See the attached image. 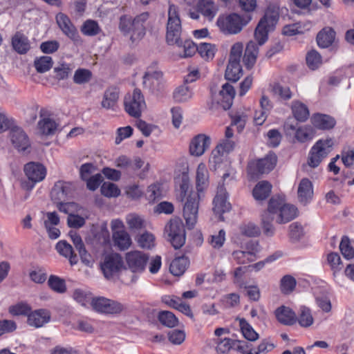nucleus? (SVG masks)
Masks as SVG:
<instances>
[{
	"instance_id": "1",
	"label": "nucleus",
	"mask_w": 354,
	"mask_h": 354,
	"mask_svg": "<svg viewBox=\"0 0 354 354\" xmlns=\"http://www.w3.org/2000/svg\"><path fill=\"white\" fill-rule=\"evenodd\" d=\"M297 208L281 196L272 197L268 205L267 210L261 214V225L263 234L267 236L274 235L275 228L272 224L273 220L279 224L286 223L293 220L297 216Z\"/></svg>"
},
{
	"instance_id": "2",
	"label": "nucleus",
	"mask_w": 354,
	"mask_h": 354,
	"mask_svg": "<svg viewBox=\"0 0 354 354\" xmlns=\"http://www.w3.org/2000/svg\"><path fill=\"white\" fill-rule=\"evenodd\" d=\"M166 40L168 44H176L178 46H183L184 57H191L198 52V46L192 41L186 40L183 43L180 39L182 32L181 20L178 8L169 3L168 8V19L167 23Z\"/></svg>"
},
{
	"instance_id": "3",
	"label": "nucleus",
	"mask_w": 354,
	"mask_h": 354,
	"mask_svg": "<svg viewBox=\"0 0 354 354\" xmlns=\"http://www.w3.org/2000/svg\"><path fill=\"white\" fill-rule=\"evenodd\" d=\"M147 12H142L132 19L126 15H122L119 19L118 28L124 36H129L132 43L141 40L145 33V23L149 18Z\"/></svg>"
},
{
	"instance_id": "4",
	"label": "nucleus",
	"mask_w": 354,
	"mask_h": 354,
	"mask_svg": "<svg viewBox=\"0 0 354 354\" xmlns=\"http://www.w3.org/2000/svg\"><path fill=\"white\" fill-rule=\"evenodd\" d=\"M279 7L277 4H270L264 16L259 21L255 31L254 38L259 46L264 44L268 40V35L273 30L279 17Z\"/></svg>"
},
{
	"instance_id": "5",
	"label": "nucleus",
	"mask_w": 354,
	"mask_h": 354,
	"mask_svg": "<svg viewBox=\"0 0 354 354\" xmlns=\"http://www.w3.org/2000/svg\"><path fill=\"white\" fill-rule=\"evenodd\" d=\"M243 45L241 42L235 43L232 46L228 64L225 73L226 80L236 82L242 75V68L240 61L243 55Z\"/></svg>"
},
{
	"instance_id": "6",
	"label": "nucleus",
	"mask_w": 354,
	"mask_h": 354,
	"mask_svg": "<svg viewBox=\"0 0 354 354\" xmlns=\"http://www.w3.org/2000/svg\"><path fill=\"white\" fill-rule=\"evenodd\" d=\"M164 233L175 249L180 248L185 243L186 234L184 224L178 217L169 220L165 225Z\"/></svg>"
},
{
	"instance_id": "7",
	"label": "nucleus",
	"mask_w": 354,
	"mask_h": 354,
	"mask_svg": "<svg viewBox=\"0 0 354 354\" xmlns=\"http://www.w3.org/2000/svg\"><path fill=\"white\" fill-rule=\"evenodd\" d=\"M333 145L334 142L332 138L321 139L317 141L309 152L308 165L313 168L318 167L333 150Z\"/></svg>"
},
{
	"instance_id": "8",
	"label": "nucleus",
	"mask_w": 354,
	"mask_h": 354,
	"mask_svg": "<svg viewBox=\"0 0 354 354\" xmlns=\"http://www.w3.org/2000/svg\"><path fill=\"white\" fill-rule=\"evenodd\" d=\"M235 96V90L234 87L228 83L223 85L222 89L218 93L212 92V102L209 104V109L214 110L219 107L223 110L229 109Z\"/></svg>"
},
{
	"instance_id": "9",
	"label": "nucleus",
	"mask_w": 354,
	"mask_h": 354,
	"mask_svg": "<svg viewBox=\"0 0 354 354\" xmlns=\"http://www.w3.org/2000/svg\"><path fill=\"white\" fill-rule=\"evenodd\" d=\"M124 106L127 113L134 118H139L145 109L146 104L141 91L136 88L133 93L127 94L124 99Z\"/></svg>"
},
{
	"instance_id": "10",
	"label": "nucleus",
	"mask_w": 354,
	"mask_h": 354,
	"mask_svg": "<svg viewBox=\"0 0 354 354\" xmlns=\"http://www.w3.org/2000/svg\"><path fill=\"white\" fill-rule=\"evenodd\" d=\"M248 23L236 13L227 16H220L217 20V26L225 34H237Z\"/></svg>"
},
{
	"instance_id": "11",
	"label": "nucleus",
	"mask_w": 354,
	"mask_h": 354,
	"mask_svg": "<svg viewBox=\"0 0 354 354\" xmlns=\"http://www.w3.org/2000/svg\"><path fill=\"white\" fill-rule=\"evenodd\" d=\"M91 306L95 311L108 315L120 314L124 309L122 303L103 297L93 299Z\"/></svg>"
},
{
	"instance_id": "12",
	"label": "nucleus",
	"mask_w": 354,
	"mask_h": 354,
	"mask_svg": "<svg viewBox=\"0 0 354 354\" xmlns=\"http://www.w3.org/2000/svg\"><path fill=\"white\" fill-rule=\"evenodd\" d=\"M199 194L192 192L187 197L183 208V216L189 229H192L197 221Z\"/></svg>"
},
{
	"instance_id": "13",
	"label": "nucleus",
	"mask_w": 354,
	"mask_h": 354,
	"mask_svg": "<svg viewBox=\"0 0 354 354\" xmlns=\"http://www.w3.org/2000/svg\"><path fill=\"white\" fill-rule=\"evenodd\" d=\"M276 163V155L274 153H270L265 158L259 160L254 163L250 164L248 171L252 177H256L258 174L269 173L274 169Z\"/></svg>"
},
{
	"instance_id": "14",
	"label": "nucleus",
	"mask_w": 354,
	"mask_h": 354,
	"mask_svg": "<svg viewBox=\"0 0 354 354\" xmlns=\"http://www.w3.org/2000/svg\"><path fill=\"white\" fill-rule=\"evenodd\" d=\"M122 259L116 253L106 255L100 264L103 274L108 279L118 274L122 268Z\"/></svg>"
},
{
	"instance_id": "15",
	"label": "nucleus",
	"mask_w": 354,
	"mask_h": 354,
	"mask_svg": "<svg viewBox=\"0 0 354 354\" xmlns=\"http://www.w3.org/2000/svg\"><path fill=\"white\" fill-rule=\"evenodd\" d=\"M126 262L133 272H142L146 267L149 257L142 252L135 250L126 254Z\"/></svg>"
},
{
	"instance_id": "16",
	"label": "nucleus",
	"mask_w": 354,
	"mask_h": 354,
	"mask_svg": "<svg viewBox=\"0 0 354 354\" xmlns=\"http://www.w3.org/2000/svg\"><path fill=\"white\" fill-rule=\"evenodd\" d=\"M24 172L31 185H27L28 189H31L36 183L43 180L46 174V168L39 163L29 162L24 166Z\"/></svg>"
},
{
	"instance_id": "17",
	"label": "nucleus",
	"mask_w": 354,
	"mask_h": 354,
	"mask_svg": "<svg viewBox=\"0 0 354 354\" xmlns=\"http://www.w3.org/2000/svg\"><path fill=\"white\" fill-rule=\"evenodd\" d=\"M213 203V212L215 214L218 215L220 221H223L222 214L230 211L231 208L230 203L227 201V192L223 185H220L218 187L217 194Z\"/></svg>"
},
{
	"instance_id": "18",
	"label": "nucleus",
	"mask_w": 354,
	"mask_h": 354,
	"mask_svg": "<svg viewBox=\"0 0 354 354\" xmlns=\"http://www.w3.org/2000/svg\"><path fill=\"white\" fill-rule=\"evenodd\" d=\"M59 124L50 115H46L41 111L40 120L37 123V133L41 136H50L57 131Z\"/></svg>"
},
{
	"instance_id": "19",
	"label": "nucleus",
	"mask_w": 354,
	"mask_h": 354,
	"mask_svg": "<svg viewBox=\"0 0 354 354\" xmlns=\"http://www.w3.org/2000/svg\"><path fill=\"white\" fill-rule=\"evenodd\" d=\"M74 189V186L72 183L65 181H58L55 183L53 187L50 196L52 200L56 203L62 202L69 196Z\"/></svg>"
},
{
	"instance_id": "20",
	"label": "nucleus",
	"mask_w": 354,
	"mask_h": 354,
	"mask_svg": "<svg viewBox=\"0 0 354 354\" xmlns=\"http://www.w3.org/2000/svg\"><path fill=\"white\" fill-rule=\"evenodd\" d=\"M142 84L152 92H159L163 89L162 73L160 71H147L143 76Z\"/></svg>"
},
{
	"instance_id": "21",
	"label": "nucleus",
	"mask_w": 354,
	"mask_h": 354,
	"mask_svg": "<svg viewBox=\"0 0 354 354\" xmlns=\"http://www.w3.org/2000/svg\"><path fill=\"white\" fill-rule=\"evenodd\" d=\"M210 144L211 139L209 136L205 134H198L190 142V153L195 156H200L209 147Z\"/></svg>"
},
{
	"instance_id": "22",
	"label": "nucleus",
	"mask_w": 354,
	"mask_h": 354,
	"mask_svg": "<svg viewBox=\"0 0 354 354\" xmlns=\"http://www.w3.org/2000/svg\"><path fill=\"white\" fill-rule=\"evenodd\" d=\"M234 142L228 139H224L212 151L210 162L216 165L220 164L223 161V157L227 153L232 151L234 148Z\"/></svg>"
},
{
	"instance_id": "23",
	"label": "nucleus",
	"mask_w": 354,
	"mask_h": 354,
	"mask_svg": "<svg viewBox=\"0 0 354 354\" xmlns=\"http://www.w3.org/2000/svg\"><path fill=\"white\" fill-rule=\"evenodd\" d=\"M298 201L304 205L309 203L313 197V187L312 182L308 178L301 180L297 189Z\"/></svg>"
},
{
	"instance_id": "24",
	"label": "nucleus",
	"mask_w": 354,
	"mask_h": 354,
	"mask_svg": "<svg viewBox=\"0 0 354 354\" xmlns=\"http://www.w3.org/2000/svg\"><path fill=\"white\" fill-rule=\"evenodd\" d=\"M56 21L59 27L66 35L74 41L78 40L79 35L77 29L66 15L63 13L57 14Z\"/></svg>"
},
{
	"instance_id": "25",
	"label": "nucleus",
	"mask_w": 354,
	"mask_h": 354,
	"mask_svg": "<svg viewBox=\"0 0 354 354\" xmlns=\"http://www.w3.org/2000/svg\"><path fill=\"white\" fill-rule=\"evenodd\" d=\"M260 46L254 41H250L245 47L243 62L247 68H252L256 63Z\"/></svg>"
},
{
	"instance_id": "26",
	"label": "nucleus",
	"mask_w": 354,
	"mask_h": 354,
	"mask_svg": "<svg viewBox=\"0 0 354 354\" xmlns=\"http://www.w3.org/2000/svg\"><path fill=\"white\" fill-rule=\"evenodd\" d=\"M278 322L286 326H292L297 322V315L290 308L282 306L274 312Z\"/></svg>"
},
{
	"instance_id": "27",
	"label": "nucleus",
	"mask_w": 354,
	"mask_h": 354,
	"mask_svg": "<svg viewBox=\"0 0 354 354\" xmlns=\"http://www.w3.org/2000/svg\"><path fill=\"white\" fill-rule=\"evenodd\" d=\"M50 319V314L48 310L39 309L28 315V323L30 326L39 328L48 323Z\"/></svg>"
},
{
	"instance_id": "28",
	"label": "nucleus",
	"mask_w": 354,
	"mask_h": 354,
	"mask_svg": "<svg viewBox=\"0 0 354 354\" xmlns=\"http://www.w3.org/2000/svg\"><path fill=\"white\" fill-rule=\"evenodd\" d=\"M11 140L16 148L19 151H25L29 146V139L23 129L15 127L11 131Z\"/></svg>"
},
{
	"instance_id": "29",
	"label": "nucleus",
	"mask_w": 354,
	"mask_h": 354,
	"mask_svg": "<svg viewBox=\"0 0 354 354\" xmlns=\"http://www.w3.org/2000/svg\"><path fill=\"white\" fill-rule=\"evenodd\" d=\"M311 122L313 125L322 130L333 129L335 125V120L330 115L316 113L311 118Z\"/></svg>"
},
{
	"instance_id": "30",
	"label": "nucleus",
	"mask_w": 354,
	"mask_h": 354,
	"mask_svg": "<svg viewBox=\"0 0 354 354\" xmlns=\"http://www.w3.org/2000/svg\"><path fill=\"white\" fill-rule=\"evenodd\" d=\"M198 11L205 17L212 21L218 12V7L212 0H199L197 4Z\"/></svg>"
},
{
	"instance_id": "31",
	"label": "nucleus",
	"mask_w": 354,
	"mask_h": 354,
	"mask_svg": "<svg viewBox=\"0 0 354 354\" xmlns=\"http://www.w3.org/2000/svg\"><path fill=\"white\" fill-rule=\"evenodd\" d=\"M55 248L60 255L68 259L71 266L77 264L78 261L77 257L74 253L71 245L68 243L66 241H59L56 244Z\"/></svg>"
},
{
	"instance_id": "32",
	"label": "nucleus",
	"mask_w": 354,
	"mask_h": 354,
	"mask_svg": "<svg viewBox=\"0 0 354 354\" xmlns=\"http://www.w3.org/2000/svg\"><path fill=\"white\" fill-rule=\"evenodd\" d=\"M125 221L129 230L131 232H138L146 227V221L142 216L136 213L127 214Z\"/></svg>"
},
{
	"instance_id": "33",
	"label": "nucleus",
	"mask_w": 354,
	"mask_h": 354,
	"mask_svg": "<svg viewBox=\"0 0 354 354\" xmlns=\"http://www.w3.org/2000/svg\"><path fill=\"white\" fill-rule=\"evenodd\" d=\"M272 190V185L266 180L259 182L254 187L252 194L257 201H263L267 198Z\"/></svg>"
},
{
	"instance_id": "34",
	"label": "nucleus",
	"mask_w": 354,
	"mask_h": 354,
	"mask_svg": "<svg viewBox=\"0 0 354 354\" xmlns=\"http://www.w3.org/2000/svg\"><path fill=\"white\" fill-rule=\"evenodd\" d=\"M315 135V129L310 125H303L297 127L295 133V139L301 143L311 140Z\"/></svg>"
},
{
	"instance_id": "35",
	"label": "nucleus",
	"mask_w": 354,
	"mask_h": 354,
	"mask_svg": "<svg viewBox=\"0 0 354 354\" xmlns=\"http://www.w3.org/2000/svg\"><path fill=\"white\" fill-rule=\"evenodd\" d=\"M335 37V32L330 28H325L317 36V44L322 48H327L333 44Z\"/></svg>"
},
{
	"instance_id": "36",
	"label": "nucleus",
	"mask_w": 354,
	"mask_h": 354,
	"mask_svg": "<svg viewBox=\"0 0 354 354\" xmlns=\"http://www.w3.org/2000/svg\"><path fill=\"white\" fill-rule=\"evenodd\" d=\"M118 98L119 91L115 88H109L104 94L102 106L106 109H113L117 104Z\"/></svg>"
},
{
	"instance_id": "37",
	"label": "nucleus",
	"mask_w": 354,
	"mask_h": 354,
	"mask_svg": "<svg viewBox=\"0 0 354 354\" xmlns=\"http://www.w3.org/2000/svg\"><path fill=\"white\" fill-rule=\"evenodd\" d=\"M292 111L295 119L299 122H305L308 120L310 113L308 107L302 102L296 100L292 102Z\"/></svg>"
},
{
	"instance_id": "38",
	"label": "nucleus",
	"mask_w": 354,
	"mask_h": 354,
	"mask_svg": "<svg viewBox=\"0 0 354 354\" xmlns=\"http://www.w3.org/2000/svg\"><path fill=\"white\" fill-rule=\"evenodd\" d=\"M12 44L14 49L20 54L26 53L30 48L28 38L19 32L16 33L12 37Z\"/></svg>"
},
{
	"instance_id": "39",
	"label": "nucleus",
	"mask_w": 354,
	"mask_h": 354,
	"mask_svg": "<svg viewBox=\"0 0 354 354\" xmlns=\"http://www.w3.org/2000/svg\"><path fill=\"white\" fill-rule=\"evenodd\" d=\"M297 321L300 326L303 328H308L314 323V318L313 317L311 310L306 306H301L297 317Z\"/></svg>"
},
{
	"instance_id": "40",
	"label": "nucleus",
	"mask_w": 354,
	"mask_h": 354,
	"mask_svg": "<svg viewBox=\"0 0 354 354\" xmlns=\"http://www.w3.org/2000/svg\"><path fill=\"white\" fill-rule=\"evenodd\" d=\"M188 265L189 261L187 258L184 257L176 258L171 261L169 270L172 274L180 276L185 272Z\"/></svg>"
},
{
	"instance_id": "41",
	"label": "nucleus",
	"mask_w": 354,
	"mask_h": 354,
	"mask_svg": "<svg viewBox=\"0 0 354 354\" xmlns=\"http://www.w3.org/2000/svg\"><path fill=\"white\" fill-rule=\"evenodd\" d=\"M113 239L115 245L122 250L128 249L131 244V237L126 231L113 232Z\"/></svg>"
},
{
	"instance_id": "42",
	"label": "nucleus",
	"mask_w": 354,
	"mask_h": 354,
	"mask_svg": "<svg viewBox=\"0 0 354 354\" xmlns=\"http://www.w3.org/2000/svg\"><path fill=\"white\" fill-rule=\"evenodd\" d=\"M327 261L333 271L334 278L339 280L338 274L342 269V264L339 255L337 253L331 252L328 254Z\"/></svg>"
},
{
	"instance_id": "43",
	"label": "nucleus",
	"mask_w": 354,
	"mask_h": 354,
	"mask_svg": "<svg viewBox=\"0 0 354 354\" xmlns=\"http://www.w3.org/2000/svg\"><path fill=\"white\" fill-rule=\"evenodd\" d=\"M208 181V171L203 163L198 165L196 170V186L198 191H202Z\"/></svg>"
},
{
	"instance_id": "44",
	"label": "nucleus",
	"mask_w": 354,
	"mask_h": 354,
	"mask_svg": "<svg viewBox=\"0 0 354 354\" xmlns=\"http://www.w3.org/2000/svg\"><path fill=\"white\" fill-rule=\"evenodd\" d=\"M158 320L163 326L168 328H174L178 324V318L170 311L160 312Z\"/></svg>"
},
{
	"instance_id": "45",
	"label": "nucleus",
	"mask_w": 354,
	"mask_h": 354,
	"mask_svg": "<svg viewBox=\"0 0 354 354\" xmlns=\"http://www.w3.org/2000/svg\"><path fill=\"white\" fill-rule=\"evenodd\" d=\"M239 325L241 332L245 339L251 342L258 339L259 334L244 319H241L239 320Z\"/></svg>"
},
{
	"instance_id": "46",
	"label": "nucleus",
	"mask_w": 354,
	"mask_h": 354,
	"mask_svg": "<svg viewBox=\"0 0 354 354\" xmlns=\"http://www.w3.org/2000/svg\"><path fill=\"white\" fill-rule=\"evenodd\" d=\"M34 66L38 73H43L53 66V59L50 56H42L35 59Z\"/></svg>"
},
{
	"instance_id": "47",
	"label": "nucleus",
	"mask_w": 354,
	"mask_h": 354,
	"mask_svg": "<svg viewBox=\"0 0 354 354\" xmlns=\"http://www.w3.org/2000/svg\"><path fill=\"white\" fill-rule=\"evenodd\" d=\"M164 195V191L161 185L158 183L152 184L148 187L147 190V198L150 202L159 200Z\"/></svg>"
},
{
	"instance_id": "48",
	"label": "nucleus",
	"mask_w": 354,
	"mask_h": 354,
	"mask_svg": "<svg viewBox=\"0 0 354 354\" xmlns=\"http://www.w3.org/2000/svg\"><path fill=\"white\" fill-rule=\"evenodd\" d=\"M216 52L215 46L209 43H201L198 45V53L206 60L213 59Z\"/></svg>"
},
{
	"instance_id": "49",
	"label": "nucleus",
	"mask_w": 354,
	"mask_h": 354,
	"mask_svg": "<svg viewBox=\"0 0 354 354\" xmlns=\"http://www.w3.org/2000/svg\"><path fill=\"white\" fill-rule=\"evenodd\" d=\"M101 194L108 198L117 197L120 194L118 187L110 182H104L100 188Z\"/></svg>"
},
{
	"instance_id": "50",
	"label": "nucleus",
	"mask_w": 354,
	"mask_h": 354,
	"mask_svg": "<svg viewBox=\"0 0 354 354\" xmlns=\"http://www.w3.org/2000/svg\"><path fill=\"white\" fill-rule=\"evenodd\" d=\"M48 285L53 290L58 293H64L66 290L64 280L57 276H50Z\"/></svg>"
},
{
	"instance_id": "51",
	"label": "nucleus",
	"mask_w": 354,
	"mask_h": 354,
	"mask_svg": "<svg viewBox=\"0 0 354 354\" xmlns=\"http://www.w3.org/2000/svg\"><path fill=\"white\" fill-rule=\"evenodd\" d=\"M81 31L85 35L95 36L100 32V28L96 21L87 20L82 25Z\"/></svg>"
},
{
	"instance_id": "52",
	"label": "nucleus",
	"mask_w": 354,
	"mask_h": 354,
	"mask_svg": "<svg viewBox=\"0 0 354 354\" xmlns=\"http://www.w3.org/2000/svg\"><path fill=\"white\" fill-rule=\"evenodd\" d=\"M296 283V280L291 275H285L281 279V291L284 294H290L294 290Z\"/></svg>"
},
{
	"instance_id": "53",
	"label": "nucleus",
	"mask_w": 354,
	"mask_h": 354,
	"mask_svg": "<svg viewBox=\"0 0 354 354\" xmlns=\"http://www.w3.org/2000/svg\"><path fill=\"white\" fill-rule=\"evenodd\" d=\"M306 64L312 70L319 68L322 64V57L319 53L315 50L309 51L306 55Z\"/></svg>"
},
{
	"instance_id": "54",
	"label": "nucleus",
	"mask_w": 354,
	"mask_h": 354,
	"mask_svg": "<svg viewBox=\"0 0 354 354\" xmlns=\"http://www.w3.org/2000/svg\"><path fill=\"white\" fill-rule=\"evenodd\" d=\"M91 77L92 73L89 70L79 68L75 72L73 81L77 84H83L88 82Z\"/></svg>"
},
{
	"instance_id": "55",
	"label": "nucleus",
	"mask_w": 354,
	"mask_h": 354,
	"mask_svg": "<svg viewBox=\"0 0 354 354\" xmlns=\"http://www.w3.org/2000/svg\"><path fill=\"white\" fill-rule=\"evenodd\" d=\"M192 92L188 86L178 87L174 93V98L176 102H183L188 100L192 96Z\"/></svg>"
},
{
	"instance_id": "56",
	"label": "nucleus",
	"mask_w": 354,
	"mask_h": 354,
	"mask_svg": "<svg viewBox=\"0 0 354 354\" xmlns=\"http://www.w3.org/2000/svg\"><path fill=\"white\" fill-rule=\"evenodd\" d=\"M138 243L142 248L151 249L155 245V237L151 233L145 232L138 237Z\"/></svg>"
},
{
	"instance_id": "57",
	"label": "nucleus",
	"mask_w": 354,
	"mask_h": 354,
	"mask_svg": "<svg viewBox=\"0 0 354 354\" xmlns=\"http://www.w3.org/2000/svg\"><path fill=\"white\" fill-rule=\"evenodd\" d=\"M339 249L342 255L347 259L354 257V249L351 245L350 240L347 236H344L339 244Z\"/></svg>"
},
{
	"instance_id": "58",
	"label": "nucleus",
	"mask_w": 354,
	"mask_h": 354,
	"mask_svg": "<svg viewBox=\"0 0 354 354\" xmlns=\"http://www.w3.org/2000/svg\"><path fill=\"white\" fill-rule=\"evenodd\" d=\"M304 235L303 227L298 223H293L289 226V236L292 241H299Z\"/></svg>"
},
{
	"instance_id": "59",
	"label": "nucleus",
	"mask_w": 354,
	"mask_h": 354,
	"mask_svg": "<svg viewBox=\"0 0 354 354\" xmlns=\"http://www.w3.org/2000/svg\"><path fill=\"white\" fill-rule=\"evenodd\" d=\"M232 256L238 264H247L254 261L251 254L245 250H235L232 253Z\"/></svg>"
},
{
	"instance_id": "60",
	"label": "nucleus",
	"mask_w": 354,
	"mask_h": 354,
	"mask_svg": "<svg viewBox=\"0 0 354 354\" xmlns=\"http://www.w3.org/2000/svg\"><path fill=\"white\" fill-rule=\"evenodd\" d=\"M143 167L142 172L139 174L140 178H144L146 174L150 169V165L149 162L145 163L140 158H136L133 161H131V165L130 169L133 170H138Z\"/></svg>"
},
{
	"instance_id": "61",
	"label": "nucleus",
	"mask_w": 354,
	"mask_h": 354,
	"mask_svg": "<svg viewBox=\"0 0 354 354\" xmlns=\"http://www.w3.org/2000/svg\"><path fill=\"white\" fill-rule=\"evenodd\" d=\"M272 91L275 95L279 96L281 100H288L292 95L289 87L276 84L273 86Z\"/></svg>"
},
{
	"instance_id": "62",
	"label": "nucleus",
	"mask_w": 354,
	"mask_h": 354,
	"mask_svg": "<svg viewBox=\"0 0 354 354\" xmlns=\"http://www.w3.org/2000/svg\"><path fill=\"white\" fill-rule=\"evenodd\" d=\"M232 126H236L238 131H241L245 127L248 116L244 113H236L232 115Z\"/></svg>"
},
{
	"instance_id": "63",
	"label": "nucleus",
	"mask_w": 354,
	"mask_h": 354,
	"mask_svg": "<svg viewBox=\"0 0 354 354\" xmlns=\"http://www.w3.org/2000/svg\"><path fill=\"white\" fill-rule=\"evenodd\" d=\"M73 297L77 302L80 303L83 306H86L89 303L91 304L93 299L89 294H87L80 289H76L73 292Z\"/></svg>"
},
{
	"instance_id": "64",
	"label": "nucleus",
	"mask_w": 354,
	"mask_h": 354,
	"mask_svg": "<svg viewBox=\"0 0 354 354\" xmlns=\"http://www.w3.org/2000/svg\"><path fill=\"white\" fill-rule=\"evenodd\" d=\"M185 333L183 330H173L168 333V338L173 344H181L185 339Z\"/></svg>"
}]
</instances>
